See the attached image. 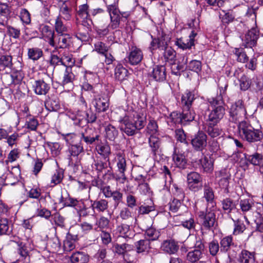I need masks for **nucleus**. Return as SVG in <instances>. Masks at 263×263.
I'll return each instance as SVG.
<instances>
[{
    "mask_svg": "<svg viewBox=\"0 0 263 263\" xmlns=\"http://www.w3.org/2000/svg\"><path fill=\"white\" fill-rule=\"evenodd\" d=\"M181 58L182 61H179L178 64H174L172 66V72L176 76L180 74V71H183L187 68L186 65L187 62V58L185 56H183Z\"/></svg>",
    "mask_w": 263,
    "mask_h": 263,
    "instance_id": "nucleus-27",
    "label": "nucleus"
},
{
    "mask_svg": "<svg viewBox=\"0 0 263 263\" xmlns=\"http://www.w3.org/2000/svg\"><path fill=\"white\" fill-rule=\"evenodd\" d=\"M143 57V52L140 48L132 46L127 59L129 63L134 65L139 64L142 61Z\"/></svg>",
    "mask_w": 263,
    "mask_h": 263,
    "instance_id": "nucleus-14",
    "label": "nucleus"
},
{
    "mask_svg": "<svg viewBox=\"0 0 263 263\" xmlns=\"http://www.w3.org/2000/svg\"><path fill=\"white\" fill-rule=\"evenodd\" d=\"M152 77L156 81H163L166 79V68L163 65H157L154 68Z\"/></svg>",
    "mask_w": 263,
    "mask_h": 263,
    "instance_id": "nucleus-20",
    "label": "nucleus"
},
{
    "mask_svg": "<svg viewBox=\"0 0 263 263\" xmlns=\"http://www.w3.org/2000/svg\"><path fill=\"white\" fill-rule=\"evenodd\" d=\"M108 164L106 162H103L100 160H94L92 164V167L97 171L98 175H100V174L103 173L104 170L107 168V165Z\"/></svg>",
    "mask_w": 263,
    "mask_h": 263,
    "instance_id": "nucleus-46",
    "label": "nucleus"
},
{
    "mask_svg": "<svg viewBox=\"0 0 263 263\" xmlns=\"http://www.w3.org/2000/svg\"><path fill=\"white\" fill-rule=\"evenodd\" d=\"M145 234L146 236V239L148 240L149 242L150 240L157 239L160 235L159 232L154 228L147 229L145 231Z\"/></svg>",
    "mask_w": 263,
    "mask_h": 263,
    "instance_id": "nucleus-64",
    "label": "nucleus"
},
{
    "mask_svg": "<svg viewBox=\"0 0 263 263\" xmlns=\"http://www.w3.org/2000/svg\"><path fill=\"white\" fill-rule=\"evenodd\" d=\"M161 248L166 253L174 254L178 251L179 246L177 242L174 240H167L163 241Z\"/></svg>",
    "mask_w": 263,
    "mask_h": 263,
    "instance_id": "nucleus-19",
    "label": "nucleus"
},
{
    "mask_svg": "<svg viewBox=\"0 0 263 263\" xmlns=\"http://www.w3.org/2000/svg\"><path fill=\"white\" fill-rule=\"evenodd\" d=\"M114 248L116 253L123 256L127 251H132L133 246L127 243H116L114 245Z\"/></svg>",
    "mask_w": 263,
    "mask_h": 263,
    "instance_id": "nucleus-43",
    "label": "nucleus"
},
{
    "mask_svg": "<svg viewBox=\"0 0 263 263\" xmlns=\"http://www.w3.org/2000/svg\"><path fill=\"white\" fill-rule=\"evenodd\" d=\"M120 217L122 220L132 223L136 219L134 217L133 212L128 209L125 207L121 209L119 214Z\"/></svg>",
    "mask_w": 263,
    "mask_h": 263,
    "instance_id": "nucleus-33",
    "label": "nucleus"
},
{
    "mask_svg": "<svg viewBox=\"0 0 263 263\" xmlns=\"http://www.w3.org/2000/svg\"><path fill=\"white\" fill-rule=\"evenodd\" d=\"M232 244V237L231 236H227L223 238L220 241V251L227 252Z\"/></svg>",
    "mask_w": 263,
    "mask_h": 263,
    "instance_id": "nucleus-54",
    "label": "nucleus"
},
{
    "mask_svg": "<svg viewBox=\"0 0 263 263\" xmlns=\"http://www.w3.org/2000/svg\"><path fill=\"white\" fill-rule=\"evenodd\" d=\"M222 209L227 213H229L236 209V204L230 198H226L222 201Z\"/></svg>",
    "mask_w": 263,
    "mask_h": 263,
    "instance_id": "nucleus-47",
    "label": "nucleus"
},
{
    "mask_svg": "<svg viewBox=\"0 0 263 263\" xmlns=\"http://www.w3.org/2000/svg\"><path fill=\"white\" fill-rule=\"evenodd\" d=\"M194 100V94L188 90H186L181 97V104L182 108H189L191 107L192 102Z\"/></svg>",
    "mask_w": 263,
    "mask_h": 263,
    "instance_id": "nucleus-29",
    "label": "nucleus"
},
{
    "mask_svg": "<svg viewBox=\"0 0 263 263\" xmlns=\"http://www.w3.org/2000/svg\"><path fill=\"white\" fill-rule=\"evenodd\" d=\"M91 207L94 212L104 213L108 210V202L104 199L96 200L92 203Z\"/></svg>",
    "mask_w": 263,
    "mask_h": 263,
    "instance_id": "nucleus-21",
    "label": "nucleus"
},
{
    "mask_svg": "<svg viewBox=\"0 0 263 263\" xmlns=\"http://www.w3.org/2000/svg\"><path fill=\"white\" fill-rule=\"evenodd\" d=\"M88 7L87 4L80 5L77 11V20L81 19L82 24L85 26H90L92 24L88 13Z\"/></svg>",
    "mask_w": 263,
    "mask_h": 263,
    "instance_id": "nucleus-12",
    "label": "nucleus"
},
{
    "mask_svg": "<svg viewBox=\"0 0 263 263\" xmlns=\"http://www.w3.org/2000/svg\"><path fill=\"white\" fill-rule=\"evenodd\" d=\"M173 159L178 167L181 168L185 167L186 164L185 157L183 154L180 153L176 149L174 151Z\"/></svg>",
    "mask_w": 263,
    "mask_h": 263,
    "instance_id": "nucleus-26",
    "label": "nucleus"
},
{
    "mask_svg": "<svg viewBox=\"0 0 263 263\" xmlns=\"http://www.w3.org/2000/svg\"><path fill=\"white\" fill-rule=\"evenodd\" d=\"M137 252L138 253L147 252L150 249V242L147 239L140 240L136 244Z\"/></svg>",
    "mask_w": 263,
    "mask_h": 263,
    "instance_id": "nucleus-45",
    "label": "nucleus"
},
{
    "mask_svg": "<svg viewBox=\"0 0 263 263\" xmlns=\"http://www.w3.org/2000/svg\"><path fill=\"white\" fill-rule=\"evenodd\" d=\"M63 64L64 67H70L73 66L75 63V60L73 58L72 55L68 53L64 52L61 56Z\"/></svg>",
    "mask_w": 263,
    "mask_h": 263,
    "instance_id": "nucleus-51",
    "label": "nucleus"
},
{
    "mask_svg": "<svg viewBox=\"0 0 263 263\" xmlns=\"http://www.w3.org/2000/svg\"><path fill=\"white\" fill-rule=\"evenodd\" d=\"M54 45H50L54 47L53 53H57L59 48H68L71 44V37L68 33L56 34L54 40Z\"/></svg>",
    "mask_w": 263,
    "mask_h": 263,
    "instance_id": "nucleus-7",
    "label": "nucleus"
},
{
    "mask_svg": "<svg viewBox=\"0 0 263 263\" xmlns=\"http://www.w3.org/2000/svg\"><path fill=\"white\" fill-rule=\"evenodd\" d=\"M263 156L258 153H255L253 155L249 156L248 160L252 164L254 165H259L262 164Z\"/></svg>",
    "mask_w": 263,
    "mask_h": 263,
    "instance_id": "nucleus-60",
    "label": "nucleus"
},
{
    "mask_svg": "<svg viewBox=\"0 0 263 263\" xmlns=\"http://www.w3.org/2000/svg\"><path fill=\"white\" fill-rule=\"evenodd\" d=\"M94 106L99 112L106 111L109 107L108 100L102 97L97 98L94 100Z\"/></svg>",
    "mask_w": 263,
    "mask_h": 263,
    "instance_id": "nucleus-23",
    "label": "nucleus"
},
{
    "mask_svg": "<svg viewBox=\"0 0 263 263\" xmlns=\"http://www.w3.org/2000/svg\"><path fill=\"white\" fill-rule=\"evenodd\" d=\"M181 115L183 124L184 125L187 122H191L194 119L195 113L191 109V107H189V108H183Z\"/></svg>",
    "mask_w": 263,
    "mask_h": 263,
    "instance_id": "nucleus-39",
    "label": "nucleus"
},
{
    "mask_svg": "<svg viewBox=\"0 0 263 263\" xmlns=\"http://www.w3.org/2000/svg\"><path fill=\"white\" fill-rule=\"evenodd\" d=\"M234 54L237 58V61L241 63L247 62L249 59L246 52L242 48H235L233 51Z\"/></svg>",
    "mask_w": 263,
    "mask_h": 263,
    "instance_id": "nucleus-63",
    "label": "nucleus"
},
{
    "mask_svg": "<svg viewBox=\"0 0 263 263\" xmlns=\"http://www.w3.org/2000/svg\"><path fill=\"white\" fill-rule=\"evenodd\" d=\"M74 79V75L71 72V68L70 67L65 68V72L62 82V85H65L68 83H72Z\"/></svg>",
    "mask_w": 263,
    "mask_h": 263,
    "instance_id": "nucleus-50",
    "label": "nucleus"
},
{
    "mask_svg": "<svg viewBox=\"0 0 263 263\" xmlns=\"http://www.w3.org/2000/svg\"><path fill=\"white\" fill-rule=\"evenodd\" d=\"M117 233L119 236L125 238H131L134 236V232L128 224H122L116 228Z\"/></svg>",
    "mask_w": 263,
    "mask_h": 263,
    "instance_id": "nucleus-22",
    "label": "nucleus"
},
{
    "mask_svg": "<svg viewBox=\"0 0 263 263\" xmlns=\"http://www.w3.org/2000/svg\"><path fill=\"white\" fill-rule=\"evenodd\" d=\"M21 135L17 133H14L11 135H8L6 138V143L10 147L16 146Z\"/></svg>",
    "mask_w": 263,
    "mask_h": 263,
    "instance_id": "nucleus-52",
    "label": "nucleus"
},
{
    "mask_svg": "<svg viewBox=\"0 0 263 263\" xmlns=\"http://www.w3.org/2000/svg\"><path fill=\"white\" fill-rule=\"evenodd\" d=\"M241 263H254L255 259L253 254L247 250L242 251L239 258Z\"/></svg>",
    "mask_w": 263,
    "mask_h": 263,
    "instance_id": "nucleus-42",
    "label": "nucleus"
},
{
    "mask_svg": "<svg viewBox=\"0 0 263 263\" xmlns=\"http://www.w3.org/2000/svg\"><path fill=\"white\" fill-rule=\"evenodd\" d=\"M125 115L132 121L138 129H142L146 124V115L142 109L135 110L128 108Z\"/></svg>",
    "mask_w": 263,
    "mask_h": 263,
    "instance_id": "nucleus-4",
    "label": "nucleus"
},
{
    "mask_svg": "<svg viewBox=\"0 0 263 263\" xmlns=\"http://www.w3.org/2000/svg\"><path fill=\"white\" fill-rule=\"evenodd\" d=\"M221 99L219 98H210L208 99V101L212 109L208 115L207 122L218 124L223 118L225 109L221 105Z\"/></svg>",
    "mask_w": 263,
    "mask_h": 263,
    "instance_id": "nucleus-2",
    "label": "nucleus"
},
{
    "mask_svg": "<svg viewBox=\"0 0 263 263\" xmlns=\"http://www.w3.org/2000/svg\"><path fill=\"white\" fill-rule=\"evenodd\" d=\"M215 214L212 211L200 212L199 217L200 220L202 228L206 230H212L216 223Z\"/></svg>",
    "mask_w": 263,
    "mask_h": 263,
    "instance_id": "nucleus-6",
    "label": "nucleus"
},
{
    "mask_svg": "<svg viewBox=\"0 0 263 263\" xmlns=\"http://www.w3.org/2000/svg\"><path fill=\"white\" fill-rule=\"evenodd\" d=\"M70 260L72 263H87L89 256L84 252H77L72 254Z\"/></svg>",
    "mask_w": 263,
    "mask_h": 263,
    "instance_id": "nucleus-28",
    "label": "nucleus"
},
{
    "mask_svg": "<svg viewBox=\"0 0 263 263\" xmlns=\"http://www.w3.org/2000/svg\"><path fill=\"white\" fill-rule=\"evenodd\" d=\"M39 30L41 32L42 38L50 45H53V40L56 35L54 30L50 26L45 24L40 25Z\"/></svg>",
    "mask_w": 263,
    "mask_h": 263,
    "instance_id": "nucleus-13",
    "label": "nucleus"
},
{
    "mask_svg": "<svg viewBox=\"0 0 263 263\" xmlns=\"http://www.w3.org/2000/svg\"><path fill=\"white\" fill-rule=\"evenodd\" d=\"M119 121L121 123V129L128 136H133L140 130L125 115L123 117L120 118Z\"/></svg>",
    "mask_w": 263,
    "mask_h": 263,
    "instance_id": "nucleus-10",
    "label": "nucleus"
},
{
    "mask_svg": "<svg viewBox=\"0 0 263 263\" xmlns=\"http://www.w3.org/2000/svg\"><path fill=\"white\" fill-rule=\"evenodd\" d=\"M118 170L120 173H125L126 170V161L125 156L121 153L117 154L115 157Z\"/></svg>",
    "mask_w": 263,
    "mask_h": 263,
    "instance_id": "nucleus-32",
    "label": "nucleus"
},
{
    "mask_svg": "<svg viewBox=\"0 0 263 263\" xmlns=\"http://www.w3.org/2000/svg\"><path fill=\"white\" fill-rule=\"evenodd\" d=\"M200 162L204 172H211L213 171V161L210 157H204L201 159Z\"/></svg>",
    "mask_w": 263,
    "mask_h": 263,
    "instance_id": "nucleus-44",
    "label": "nucleus"
},
{
    "mask_svg": "<svg viewBox=\"0 0 263 263\" xmlns=\"http://www.w3.org/2000/svg\"><path fill=\"white\" fill-rule=\"evenodd\" d=\"M12 232L10 223L7 218L0 219V235H9Z\"/></svg>",
    "mask_w": 263,
    "mask_h": 263,
    "instance_id": "nucleus-41",
    "label": "nucleus"
},
{
    "mask_svg": "<svg viewBox=\"0 0 263 263\" xmlns=\"http://www.w3.org/2000/svg\"><path fill=\"white\" fill-rule=\"evenodd\" d=\"M99 135L91 128L87 129L85 133L81 134V139L87 144H92L99 140Z\"/></svg>",
    "mask_w": 263,
    "mask_h": 263,
    "instance_id": "nucleus-17",
    "label": "nucleus"
},
{
    "mask_svg": "<svg viewBox=\"0 0 263 263\" xmlns=\"http://www.w3.org/2000/svg\"><path fill=\"white\" fill-rule=\"evenodd\" d=\"M128 71L121 64H118L115 68V79L119 81H123L126 79Z\"/></svg>",
    "mask_w": 263,
    "mask_h": 263,
    "instance_id": "nucleus-31",
    "label": "nucleus"
},
{
    "mask_svg": "<svg viewBox=\"0 0 263 263\" xmlns=\"http://www.w3.org/2000/svg\"><path fill=\"white\" fill-rule=\"evenodd\" d=\"M77 119L79 120V123L81 125L83 123L94 122L97 119V117L96 115L90 109L86 111L81 112L78 114Z\"/></svg>",
    "mask_w": 263,
    "mask_h": 263,
    "instance_id": "nucleus-16",
    "label": "nucleus"
},
{
    "mask_svg": "<svg viewBox=\"0 0 263 263\" xmlns=\"http://www.w3.org/2000/svg\"><path fill=\"white\" fill-rule=\"evenodd\" d=\"M39 125L37 120L30 115H27L26 118L25 126L27 128L35 131Z\"/></svg>",
    "mask_w": 263,
    "mask_h": 263,
    "instance_id": "nucleus-38",
    "label": "nucleus"
},
{
    "mask_svg": "<svg viewBox=\"0 0 263 263\" xmlns=\"http://www.w3.org/2000/svg\"><path fill=\"white\" fill-rule=\"evenodd\" d=\"M64 174L62 170H57L52 176L51 183V186H54L61 182L63 179Z\"/></svg>",
    "mask_w": 263,
    "mask_h": 263,
    "instance_id": "nucleus-56",
    "label": "nucleus"
},
{
    "mask_svg": "<svg viewBox=\"0 0 263 263\" xmlns=\"http://www.w3.org/2000/svg\"><path fill=\"white\" fill-rule=\"evenodd\" d=\"M259 37V31L256 28H252L242 36V46L252 48L256 45Z\"/></svg>",
    "mask_w": 263,
    "mask_h": 263,
    "instance_id": "nucleus-8",
    "label": "nucleus"
},
{
    "mask_svg": "<svg viewBox=\"0 0 263 263\" xmlns=\"http://www.w3.org/2000/svg\"><path fill=\"white\" fill-rule=\"evenodd\" d=\"M48 247L50 248L53 252H58L61 250V243L58 238L54 237L48 242Z\"/></svg>",
    "mask_w": 263,
    "mask_h": 263,
    "instance_id": "nucleus-61",
    "label": "nucleus"
},
{
    "mask_svg": "<svg viewBox=\"0 0 263 263\" xmlns=\"http://www.w3.org/2000/svg\"><path fill=\"white\" fill-rule=\"evenodd\" d=\"M239 205L241 211L245 213L251 210L254 203L250 199H241L239 202Z\"/></svg>",
    "mask_w": 263,
    "mask_h": 263,
    "instance_id": "nucleus-53",
    "label": "nucleus"
},
{
    "mask_svg": "<svg viewBox=\"0 0 263 263\" xmlns=\"http://www.w3.org/2000/svg\"><path fill=\"white\" fill-rule=\"evenodd\" d=\"M60 202L63 203L64 206H69L76 208L80 204V201L77 199L72 198L70 196L64 198L62 195L61 196Z\"/></svg>",
    "mask_w": 263,
    "mask_h": 263,
    "instance_id": "nucleus-40",
    "label": "nucleus"
},
{
    "mask_svg": "<svg viewBox=\"0 0 263 263\" xmlns=\"http://www.w3.org/2000/svg\"><path fill=\"white\" fill-rule=\"evenodd\" d=\"M20 18L25 25H29L31 23V16L26 9H22L20 13Z\"/></svg>",
    "mask_w": 263,
    "mask_h": 263,
    "instance_id": "nucleus-62",
    "label": "nucleus"
},
{
    "mask_svg": "<svg viewBox=\"0 0 263 263\" xmlns=\"http://www.w3.org/2000/svg\"><path fill=\"white\" fill-rule=\"evenodd\" d=\"M217 124L207 123L205 130L211 138H216L222 134V129L216 126Z\"/></svg>",
    "mask_w": 263,
    "mask_h": 263,
    "instance_id": "nucleus-24",
    "label": "nucleus"
},
{
    "mask_svg": "<svg viewBox=\"0 0 263 263\" xmlns=\"http://www.w3.org/2000/svg\"><path fill=\"white\" fill-rule=\"evenodd\" d=\"M27 55L29 59L37 61L43 55V52L41 48L33 47L28 49Z\"/></svg>",
    "mask_w": 263,
    "mask_h": 263,
    "instance_id": "nucleus-35",
    "label": "nucleus"
},
{
    "mask_svg": "<svg viewBox=\"0 0 263 263\" xmlns=\"http://www.w3.org/2000/svg\"><path fill=\"white\" fill-rule=\"evenodd\" d=\"M107 11L110 15V23L108 27L115 29L119 27L121 17L118 9V1L116 0L113 3L107 5Z\"/></svg>",
    "mask_w": 263,
    "mask_h": 263,
    "instance_id": "nucleus-5",
    "label": "nucleus"
},
{
    "mask_svg": "<svg viewBox=\"0 0 263 263\" xmlns=\"http://www.w3.org/2000/svg\"><path fill=\"white\" fill-rule=\"evenodd\" d=\"M151 37L152 41L149 47L151 52L157 49L160 50H164L168 46L167 41L163 37L159 38H153L152 36Z\"/></svg>",
    "mask_w": 263,
    "mask_h": 263,
    "instance_id": "nucleus-18",
    "label": "nucleus"
},
{
    "mask_svg": "<svg viewBox=\"0 0 263 263\" xmlns=\"http://www.w3.org/2000/svg\"><path fill=\"white\" fill-rule=\"evenodd\" d=\"M202 252L200 250L194 249L190 251L186 256L187 260L191 262H195L201 258Z\"/></svg>",
    "mask_w": 263,
    "mask_h": 263,
    "instance_id": "nucleus-49",
    "label": "nucleus"
},
{
    "mask_svg": "<svg viewBox=\"0 0 263 263\" xmlns=\"http://www.w3.org/2000/svg\"><path fill=\"white\" fill-rule=\"evenodd\" d=\"M238 131L241 138L250 143L260 141L262 134L258 129H255L246 121H241L238 125Z\"/></svg>",
    "mask_w": 263,
    "mask_h": 263,
    "instance_id": "nucleus-1",
    "label": "nucleus"
},
{
    "mask_svg": "<svg viewBox=\"0 0 263 263\" xmlns=\"http://www.w3.org/2000/svg\"><path fill=\"white\" fill-rule=\"evenodd\" d=\"M54 29L57 34L67 33L68 32V28L62 22L60 16H58L55 20Z\"/></svg>",
    "mask_w": 263,
    "mask_h": 263,
    "instance_id": "nucleus-36",
    "label": "nucleus"
},
{
    "mask_svg": "<svg viewBox=\"0 0 263 263\" xmlns=\"http://www.w3.org/2000/svg\"><path fill=\"white\" fill-rule=\"evenodd\" d=\"M72 9L70 6V3L68 1H65L61 6L60 8V13L61 17L67 21L70 20L71 17Z\"/></svg>",
    "mask_w": 263,
    "mask_h": 263,
    "instance_id": "nucleus-30",
    "label": "nucleus"
},
{
    "mask_svg": "<svg viewBox=\"0 0 263 263\" xmlns=\"http://www.w3.org/2000/svg\"><path fill=\"white\" fill-rule=\"evenodd\" d=\"M34 92L38 95H46L50 88V84L44 80H39L34 82L33 85Z\"/></svg>",
    "mask_w": 263,
    "mask_h": 263,
    "instance_id": "nucleus-15",
    "label": "nucleus"
},
{
    "mask_svg": "<svg viewBox=\"0 0 263 263\" xmlns=\"http://www.w3.org/2000/svg\"><path fill=\"white\" fill-rule=\"evenodd\" d=\"M203 198L209 203H212L214 199V194L212 188L206 184L203 185Z\"/></svg>",
    "mask_w": 263,
    "mask_h": 263,
    "instance_id": "nucleus-48",
    "label": "nucleus"
},
{
    "mask_svg": "<svg viewBox=\"0 0 263 263\" xmlns=\"http://www.w3.org/2000/svg\"><path fill=\"white\" fill-rule=\"evenodd\" d=\"M83 151V147L81 145L71 144L68 149L69 159L71 160L72 157H77Z\"/></svg>",
    "mask_w": 263,
    "mask_h": 263,
    "instance_id": "nucleus-34",
    "label": "nucleus"
},
{
    "mask_svg": "<svg viewBox=\"0 0 263 263\" xmlns=\"http://www.w3.org/2000/svg\"><path fill=\"white\" fill-rule=\"evenodd\" d=\"M6 32L10 37L15 39H18L21 35L20 29L10 25L6 26Z\"/></svg>",
    "mask_w": 263,
    "mask_h": 263,
    "instance_id": "nucleus-58",
    "label": "nucleus"
},
{
    "mask_svg": "<svg viewBox=\"0 0 263 263\" xmlns=\"http://www.w3.org/2000/svg\"><path fill=\"white\" fill-rule=\"evenodd\" d=\"M230 174L227 172L226 170H221L217 174L216 178H219V184L221 188L227 190L229 186V179Z\"/></svg>",
    "mask_w": 263,
    "mask_h": 263,
    "instance_id": "nucleus-25",
    "label": "nucleus"
},
{
    "mask_svg": "<svg viewBox=\"0 0 263 263\" xmlns=\"http://www.w3.org/2000/svg\"><path fill=\"white\" fill-rule=\"evenodd\" d=\"M148 143L152 152L155 155L161 145L160 139L155 135H151L149 138Z\"/></svg>",
    "mask_w": 263,
    "mask_h": 263,
    "instance_id": "nucleus-37",
    "label": "nucleus"
},
{
    "mask_svg": "<svg viewBox=\"0 0 263 263\" xmlns=\"http://www.w3.org/2000/svg\"><path fill=\"white\" fill-rule=\"evenodd\" d=\"M106 137L111 141L114 140L118 135V131L112 125H109L105 128Z\"/></svg>",
    "mask_w": 263,
    "mask_h": 263,
    "instance_id": "nucleus-57",
    "label": "nucleus"
},
{
    "mask_svg": "<svg viewBox=\"0 0 263 263\" xmlns=\"http://www.w3.org/2000/svg\"><path fill=\"white\" fill-rule=\"evenodd\" d=\"M187 181L191 190L197 192L202 187V178L199 174L196 172H191L187 174Z\"/></svg>",
    "mask_w": 263,
    "mask_h": 263,
    "instance_id": "nucleus-9",
    "label": "nucleus"
},
{
    "mask_svg": "<svg viewBox=\"0 0 263 263\" xmlns=\"http://www.w3.org/2000/svg\"><path fill=\"white\" fill-rule=\"evenodd\" d=\"M206 135L203 132H198L191 140L194 148L197 151H202L206 146Z\"/></svg>",
    "mask_w": 263,
    "mask_h": 263,
    "instance_id": "nucleus-11",
    "label": "nucleus"
},
{
    "mask_svg": "<svg viewBox=\"0 0 263 263\" xmlns=\"http://www.w3.org/2000/svg\"><path fill=\"white\" fill-rule=\"evenodd\" d=\"M176 45L182 49H189L194 45V43L192 41H190L189 39L184 40L181 38L177 39L176 41Z\"/></svg>",
    "mask_w": 263,
    "mask_h": 263,
    "instance_id": "nucleus-55",
    "label": "nucleus"
},
{
    "mask_svg": "<svg viewBox=\"0 0 263 263\" xmlns=\"http://www.w3.org/2000/svg\"><path fill=\"white\" fill-rule=\"evenodd\" d=\"M7 77L11 80L14 85L19 84L23 78L22 72L18 71L12 72L11 74L7 73Z\"/></svg>",
    "mask_w": 263,
    "mask_h": 263,
    "instance_id": "nucleus-59",
    "label": "nucleus"
},
{
    "mask_svg": "<svg viewBox=\"0 0 263 263\" xmlns=\"http://www.w3.org/2000/svg\"><path fill=\"white\" fill-rule=\"evenodd\" d=\"M230 120L234 122H241L246 118L247 111L242 100L236 101L230 109Z\"/></svg>",
    "mask_w": 263,
    "mask_h": 263,
    "instance_id": "nucleus-3",
    "label": "nucleus"
}]
</instances>
